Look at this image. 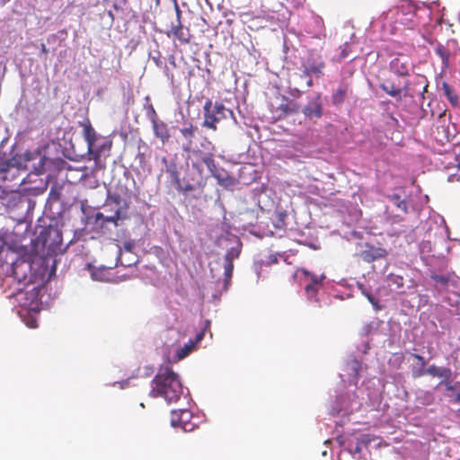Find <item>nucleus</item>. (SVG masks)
<instances>
[{
    "label": "nucleus",
    "mask_w": 460,
    "mask_h": 460,
    "mask_svg": "<svg viewBox=\"0 0 460 460\" xmlns=\"http://www.w3.org/2000/svg\"><path fill=\"white\" fill-rule=\"evenodd\" d=\"M56 272V261H52L49 269L48 261L44 258L35 257L31 261L17 258L15 252L10 247H3L0 250V277L4 285L17 284L30 288V282H48Z\"/></svg>",
    "instance_id": "obj_1"
},
{
    "label": "nucleus",
    "mask_w": 460,
    "mask_h": 460,
    "mask_svg": "<svg viewBox=\"0 0 460 460\" xmlns=\"http://www.w3.org/2000/svg\"><path fill=\"white\" fill-rule=\"evenodd\" d=\"M66 162L63 159L48 158L40 150L27 151L23 155H15L11 158L0 156V180L13 181L22 172H30L27 177L31 174L36 176L46 173L54 169H61Z\"/></svg>",
    "instance_id": "obj_2"
},
{
    "label": "nucleus",
    "mask_w": 460,
    "mask_h": 460,
    "mask_svg": "<svg viewBox=\"0 0 460 460\" xmlns=\"http://www.w3.org/2000/svg\"><path fill=\"white\" fill-rule=\"evenodd\" d=\"M35 237L31 240V247L34 252L39 254L37 258H44L49 264V257L62 250V233L52 226H38L34 231Z\"/></svg>",
    "instance_id": "obj_3"
},
{
    "label": "nucleus",
    "mask_w": 460,
    "mask_h": 460,
    "mask_svg": "<svg viewBox=\"0 0 460 460\" xmlns=\"http://www.w3.org/2000/svg\"><path fill=\"white\" fill-rule=\"evenodd\" d=\"M151 394L163 397L168 403L176 402L183 394L179 376L168 367L160 368L152 381Z\"/></svg>",
    "instance_id": "obj_4"
},
{
    "label": "nucleus",
    "mask_w": 460,
    "mask_h": 460,
    "mask_svg": "<svg viewBox=\"0 0 460 460\" xmlns=\"http://www.w3.org/2000/svg\"><path fill=\"white\" fill-rule=\"evenodd\" d=\"M203 126L213 130L225 128H236L237 120L234 111L220 102H213L208 99L204 104Z\"/></svg>",
    "instance_id": "obj_5"
},
{
    "label": "nucleus",
    "mask_w": 460,
    "mask_h": 460,
    "mask_svg": "<svg viewBox=\"0 0 460 460\" xmlns=\"http://www.w3.org/2000/svg\"><path fill=\"white\" fill-rule=\"evenodd\" d=\"M319 47H310L307 50V57L302 61V73L307 78V86L313 85V78L323 76L325 68V58L318 49Z\"/></svg>",
    "instance_id": "obj_6"
},
{
    "label": "nucleus",
    "mask_w": 460,
    "mask_h": 460,
    "mask_svg": "<svg viewBox=\"0 0 460 460\" xmlns=\"http://www.w3.org/2000/svg\"><path fill=\"white\" fill-rule=\"evenodd\" d=\"M304 31L305 33V40L309 47L314 45L323 49L325 44L326 32L322 17L311 14L305 22Z\"/></svg>",
    "instance_id": "obj_7"
},
{
    "label": "nucleus",
    "mask_w": 460,
    "mask_h": 460,
    "mask_svg": "<svg viewBox=\"0 0 460 460\" xmlns=\"http://www.w3.org/2000/svg\"><path fill=\"white\" fill-rule=\"evenodd\" d=\"M111 141L106 137H99L88 146L89 160L93 162L92 172L97 174L105 168V160L110 155Z\"/></svg>",
    "instance_id": "obj_8"
},
{
    "label": "nucleus",
    "mask_w": 460,
    "mask_h": 460,
    "mask_svg": "<svg viewBox=\"0 0 460 460\" xmlns=\"http://www.w3.org/2000/svg\"><path fill=\"white\" fill-rule=\"evenodd\" d=\"M119 203H105L102 208L103 211L96 213V220H102V223H114L118 226L119 220L128 218L127 203H125V207L123 208H119Z\"/></svg>",
    "instance_id": "obj_9"
},
{
    "label": "nucleus",
    "mask_w": 460,
    "mask_h": 460,
    "mask_svg": "<svg viewBox=\"0 0 460 460\" xmlns=\"http://www.w3.org/2000/svg\"><path fill=\"white\" fill-rule=\"evenodd\" d=\"M301 113L305 119L316 122L323 115V102L320 93L307 97V102L301 107Z\"/></svg>",
    "instance_id": "obj_10"
},
{
    "label": "nucleus",
    "mask_w": 460,
    "mask_h": 460,
    "mask_svg": "<svg viewBox=\"0 0 460 460\" xmlns=\"http://www.w3.org/2000/svg\"><path fill=\"white\" fill-rule=\"evenodd\" d=\"M45 283L30 282V288H25L23 286L16 287L11 296H25L22 305L28 308H33L38 305L40 300V291Z\"/></svg>",
    "instance_id": "obj_11"
},
{
    "label": "nucleus",
    "mask_w": 460,
    "mask_h": 460,
    "mask_svg": "<svg viewBox=\"0 0 460 460\" xmlns=\"http://www.w3.org/2000/svg\"><path fill=\"white\" fill-rule=\"evenodd\" d=\"M272 208L269 211L270 213V219L276 229L286 228L288 219L293 211L289 205L283 207L281 203H272Z\"/></svg>",
    "instance_id": "obj_12"
},
{
    "label": "nucleus",
    "mask_w": 460,
    "mask_h": 460,
    "mask_svg": "<svg viewBox=\"0 0 460 460\" xmlns=\"http://www.w3.org/2000/svg\"><path fill=\"white\" fill-rule=\"evenodd\" d=\"M192 413L186 409L173 410L171 412V425L184 431H191L194 424L191 422Z\"/></svg>",
    "instance_id": "obj_13"
},
{
    "label": "nucleus",
    "mask_w": 460,
    "mask_h": 460,
    "mask_svg": "<svg viewBox=\"0 0 460 460\" xmlns=\"http://www.w3.org/2000/svg\"><path fill=\"white\" fill-rule=\"evenodd\" d=\"M361 250L357 252V256L365 262H373L376 260L384 259L388 252L385 248L376 247L368 243L360 245Z\"/></svg>",
    "instance_id": "obj_14"
},
{
    "label": "nucleus",
    "mask_w": 460,
    "mask_h": 460,
    "mask_svg": "<svg viewBox=\"0 0 460 460\" xmlns=\"http://www.w3.org/2000/svg\"><path fill=\"white\" fill-rule=\"evenodd\" d=\"M411 67V62L407 57L401 56L392 59L390 62L391 72L402 77L410 75Z\"/></svg>",
    "instance_id": "obj_15"
},
{
    "label": "nucleus",
    "mask_w": 460,
    "mask_h": 460,
    "mask_svg": "<svg viewBox=\"0 0 460 460\" xmlns=\"http://www.w3.org/2000/svg\"><path fill=\"white\" fill-rule=\"evenodd\" d=\"M150 109H151V112H152L151 119H152V123H153L154 133L156 137L160 138L163 141V143H164L170 137L167 124H165L162 120L157 119L155 118L156 114H155L154 108L151 106Z\"/></svg>",
    "instance_id": "obj_16"
},
{
    "label": "nucleus",
    "mask_w": 460,
    "mask_h": 460,
    "mask_svg": "<svg viewBox=\"0 0 460 460\" xmlns=\"http://www.w3.org/2000/svg\"><path fill=\"white\" fill-rule=\"evenodd\" d=\"M301 272L310 280L305 287V291L308 297H314L318 292V287L322 285L323 277H318L314 274H311L306 270H301Z\"/></svg>",
    "instance_id": "obj_17"
},
{
    "label": "nucleus",
    "mask_w": 460,
    "mask_h": 460,
    "mask_svg": "<svg viewBox=\"0 0 460 460\" xmlns=\"http://www.w3.org/2000/svg\"><path fill=\"white\" fill-rule=\"evenodd\" d=\"M212 177H214L217 180L218 185L222 186L226 190L232 188L236 182L234 178L231 176L226 170L223 168H220L218 171H216V173Z\"/></svg>",
    "instance_id": "obj_18"
},
{
    "label": "nucleus",
    "mask_w": 460,
    "mask_h": 460,
    "mask_svg": "<svg viewBox=\"0 0 460 460\" xmlns=\"http://www.w3.org/2000/svg\"><path fill=\"white\" fill-rule=\"evenodd\" d=\"M137 143V153L135 156L132 166L137 171H144L146 164V158L145 152L142 149L146 150L147 146L141 139H139Z\"/></svg>",
    "instance_id": "obj_19"
},
{
    "label": "nucleus",
    "mask_w": 460,
    "mask_h": 460,
    "mask_svg": "<svg viewBox=\"0 0 460 460\" xmlns=\"http://www.w3.org/2000/svg\"><path fill=\"white\" fill-rule=\"evenodd\" d=\"M425 372L432 377L443 378L445 380H450L452 376V371L449 367H438L434 364L427 367Z\"/></svg>",
    "instance_id": "obj_20"
},
{
    "label": "nucleus",
    "mask_w": 460,
    "mask_h": 460,
    "mask_svg": "<svg viewBox=\"0 0 460 460\" xmlns=\"http://www.w3.org/2000/svg\"><path fill=\"white\" fill-rule=\"evenodd\" d=\"M435 53L441 59V68L442 71L447 70L450 66V56L451 53L449 50L441 43H438L434 49Z\"/></svg>",
    "instance_id": "obj_21"
},
{
    "label": "nucleus",
    "mask_w": 460,
    "mask_h": 460,
    "mask_svg": "<svg viewBox=\"0 0 460 460\" xmlns=\"http://www.w3.org/2000/svg\"><path fill=\"white\" fill-rule=\"evenodd\" d=\"M205 163H203V155L196 161H192L190 170L193 173L197 174L196 183L199 184L204 178L208 177V173H205Z\"/></svg>",
    "instance_id": "obj_22"
},
{
    "label": "nucleus",
    "mask_w": 460,
    "mask_h": 460,
    "mask_svg": "<svg viewBox=\"0 0 460 460\" xmlns=\"http://www.w3.org/2000/svg\"><path fill=\"white\" fill-rule=\"evenodd\" d=\"M172 33L181 42V43H189L190 35L188 28H184L181 21H179V23L176 25H172Z\"/></svg>",
    "instance_id": "obj_23"
},
{
    "label": "nucleus",
    "mask_w": 460,
    "mask_h": 460,
    "mask_svg": "<svg viewBox=\"0 0 460 460\" xmlns=\"http://www.w3.org/2000/svg\"><path fill=\"white\" fill-rule=\"evenodd\" d=\"M379 87L388 95L394 98L397 102H401L402 100V93L403 89H397L393 83H382L379 84Z\"/></svg>",
    "instance_id": "obj_24"
},
{
    "label": "nucleus",
    "mask_w": 460,
    "mask_h": 460,
    "mask_svg": "<svg viewBox=\"0 0 460 460\" xmlns=\"http://www.w3.org/2000/svg\"><path fill=\"white\" fill-rule=\"evenodd\" d=\"M83 184L85 187H88L90 189H94V188H100L101 187L102 191L106 195V200L105 201H108V199L111 198L110 197V191L106 188V185L105 184L101 185L99 183V181L96 179V175L85 177V179L83 181Z\"/></svg>",
    "instance_id": "obj_25"
},
{
    "label": "nucleus",
    "mask_w": 460,
    "mask_h": 460,
    "mask_svg": "<svg viewBox=\"0 0 460 460\" xmlns=\"http://www.w3.org/2000/svg\"><path fill=\"white\" fill-rule=\"evenodd\" d=\"M408 203H392V206L386 208V211L396 218H402L403 215L407 214Z\"/></svg>",
    "instance_id": "obj_26"
},
{
    "label": "nucleus",
    "mask_w": 460,
    "mask_h": 460,
    "mask_svg": "<svg viewBox=\"0 0 460 460\" xmlns=\"http://www.w3.org/2000/svg\"><path fill=\"white\" fill-rule=\"evenodd\" d=\"M203 163H205L204 165L207 169L208 177L213 176L216 173V171H218L221 168L216 164L211 154H203Z\"/></svg>",
    "instance_id": "obj_27"
},
{
    "label": "nucleus",
    "mask_w": 460,
    "mask_h": 460,
    "mask_svg": "<svg viewBox=\"0 0 460 460\" xmlns=\"http://www.w3.org/2000/svg\"><path fill=\"white\" fill-rule=\"evenodd\" d=\"M100 136L96 133L92 124L88 121L84 125V137L87 143V146L93 143Z\"/></svg>",
    "instance_id": "obj_28"
},
{
    "label": "nucleus",
    "mask_w": 460,
    "mask_h": 460,
    "mask_svg": "<svg viewBox=\"0 0 460 460\" xmlns=\"http://www.w3.org/2000/svg\"><path fill=\"white\" fill-rule=\"evenodd\" d=\"M347 95V89L344 86L339 87L335 90L332 96V102L334 106H340L345 101Z\"/></svg>",
    "instance_id": "obj_29"
},
{
    "label": "nucleus",
    "mask_w": 460,
    "mask_h": 460,
    "mask_svg": "<svg viewBox=\"0 0 460 460\" xmlns=\"http://www.w3.org/2000/svg\"><path fill=\"white\" fill-rule=\"evenodd\" d=\"M442 89L444 92L445 96L447 98V100L453 104L457 105L458 104V96L455 93L452 86H450L447 83H443Z\"/></svg>",
    "instance_id": "obj_30"
},
{
    "label": "nucleus",
    "mask_w": 460,
    "mask_h": 460,
    "mask_svg": "<svg viewBox=\"0 0 460 460\" xmlns=\"http://www.w3.org/2000/svg\"><path fill=\"white\" fill-rule=\"evenodd\" d=\"M195 346V342L190 341L186 343L183 347L180 348L176 352V358L178 360L183 359L187 357L193 349Z\"/></svg>",
    "instance_id": "obj_31"
},
{
    "label": "nucleus",
    "mask_w": 460,
    "mask_h": 460,
    "mask_svg": "<svg viewBox=\"0 0 460 460\" xmlns=\"http://www.w3.org/2000/svg\"><path fill=\"white\" fill-rule=\"evenodd\" d=\"M21 203H7L6 204V209L10 214V217L17 221H22L24 218V216L22 214L21 215H13V213L18 208L19 205Z\"/></svg>",
    "instance_id": "obj_32"
},
{
    "label": "nucleus",
    "mask_w": 460,
    "mask_h": 460,
    "mask_svg": "<svg viewBox=\"0 0 460 460\" xmlns=\"http://www.w3.org/2000/svg\"><path fill=\"white\" fill-rule=\"evenodd\" d=\"M197 130V128H194L191 124L189 127H184L180 129L182 136L188 139L190 142L191 139L195 137V131Z\"/></svg>",
    "instance_id": "obj_33"
},
{
    "label": "nucleus",
    "mask_w": 460,
    "mask_h": 460,
    "mask_svg": "<svg viewBox=\"0 0 460 460\" xmlns=\"http://www.w3.org/2000/svg\"><path fill=\"white\" fill-rule=\"evenodd\" d=\"M241 252L240 247H233L229 251H227L226 254L225 255V261H233L234 260L238 258Z\"/></svg>",
    "instance_id": "obj_34"
},
{
    "label": "nucleus",
    "mask_w": 460,
    "mask_h": 460,
    "mask_svg": "<svg viewBox=\"0 0 460 460\" xmlns=\"http://www.w3.org/2000/svg\"><path fill=\"white\" fill-rule=\"evenodd\" d=\"M224 275L226 278V281H229L232 278L233 270H234V262L233 261H225L224 265Z\"/></svg>",
    "instance_id": "obj_35"
},
{
    "label": "nucleus",
    "mask_w": 460,
    "mask_h": 460,
    "mask_svg": "<svg viewBox=\"0 0 460 460\" xmlns=\"http://www.w3.org/2000/svg\"><path fill=\"white\" fill-rule=\"evenodd\" d=\"M60 190L61 187H58L57 184H54L50 189L49 198L46 201H50V199H58L60 198Z\"/></svg>",
    "instance_id": "obj_36"
},
{
    "label": "nucleus",
    "mask_w": 460,
    "mask_h": 460,
    "mask_svg": "<svg viewBox=\"0 0 460 460\" xmlns=\"http://www.w3.org/2000/svg\"><path fill=\"white\" fill-rule=\"evenodd\" d=\"M431 279L438 284L447 286L449 282L450 277L448 275L432 274Z\"/></svg>",
    "instance_id": "obj_37"
},
{
    "label": "nucleus",
    "mask_w": 460,
    "mask_h": 460,
    "mask_svg": "<svg viewBox=\"0 0 460 460\" xmlns=\"http://www.w3.org/2000/svg\"><path fill=\"white\" fill-rule=\"evenodd\" d=\"M427 369L426 367H412L411 369V376L414 379L420 378L425 375H427V372H425Z\"/></svg>",
    "instance_id": "obj_38"
},
{
    "label": "nucleus",
    "mask_w": 460,
    "mask_h": 460,
    "mask_svg": "<svg viewBox=\"0 0 460 460\" xmlns=\"http://www.w3.org/2000/svg\"><path fill=\"white\" fill-rule=\"evenodd\" d=\"M166 171L168 172H170L171 174V178L179 182V176H178V172L176 171V165L174 163H171L170 164H166Z\"/></svg>",
    "instance_id": "obj_39"
},
{
    "label": "nucleus",
    "mask_w": 460,
    "mask_h": 460,
    "mask_svg": "<svg viewBox=\"0 0 460 460\" xmlns=\"http://www.w3.org/2000/svg\"><path fill=\"white\" fill-rule=\"evenodd\" d=\"M46 189H47V184H44L41 187H40V186L31 187L28 190H29V194L37 196L39 194L43 193L46 190Z\"/></svg>",
    "instance_id": "obj_40"
},
{
    "label": "nucleus",
    "mask_w": 460,
    "mask_h": 460,
    "mask_svg": "<svg viewBox=\"0 0 460 460\" xmlns=\"http://www.w3.org/2000/svg\"><path fill=\"white\" fill-rule=\"evenodd\" d=\"M367 298L375 310L379 311L382 309V305H380L379 301L373 295H367Z\"/></svg>",
    "instance_id": "obj_41"
},
{
    "label": "nucleus",
    "mask_w": 460,
    "mask_h": 460,
    "mask_svg": "<svg viewBox=\"0 0 460 460\" xmlns=\"http://www.w3.org/2000/svg\"><path fill=\"white\" fill-rule=\"evenodd\" d=\"M127 4V0H116L112 4V7L116 11H123L124 6Z\"/></svg>",
    "instance_id": "obj_42"
},
{
    "label": "nucleus",
    "mask_w": 460,
    "mask_h": 460,
    "mask_svg": "<svg viewBox=\"0 0 460 460\" xmlns=\"http://www.w3.org/2000/svg\"><path fill=\"white\" fill-rule=\"evenodd\" d=\"M280 111H283L284 114L288 115V114H294V113H297V110H288L289 109V104H280L279 108Z\"/></svg>",
    "instance_id": "obj_43"
},
{
    "label": "nucleus",
    "mask_w": 460,
    "mask_h": 460,
    "mask_svg": "<svg viewBox=\"0 0 460 460\" xmlns=\"http://www.w3.org/2000/svg\"><path fill=\"white\" fill-rule=\"evenodd\" d=\"M349 43H345L342 47V49H341V58H346L349 57Z\"/></svg>",
    "instance_id": "obj_44"
},
{
    "label": "nucleus",
    "mask_w": 460,
    "mask_h": 460,
    "mask_svg": "<svg viewBox=\"0 0 460 460\" xmlns=\"http://www.w3.org/2000/svg\"><path fill=\"white\" fill-rule=\"evenodd\" d=\"M6 73V65L3 59L0 58V81H3Z\"/></svg>",
    "instance_id": "obj_45"
},
{
    "label": "nucleus",
    "mask_w": 460,
    "mask_h": 460,
    "mask_svg": "<svg viewBox=\"0 0 460 460\" xmlns=\"http://www.w3.org/2000/svg\"><path fill=\"white\" fill-rule=\"evenodd\" d=\"M411 356V358H413L417 359V360L420 362V367H421V366H422V367H426L427 362H426V360H425L424 357H422V356H421V355H420V354H415V353H412Z\"/></svg>",
    "instance_id": "obj_46"
},
{
    "label": "nucleus",
    "mask_w": 460,
    "mask_h": 460,
    "mask_svg": "<svg viewBox=\"0 0 460 460\" xmlns=\"http://www.w3.org/2000/svg\"><path fill=\"white\" fill-rule=\"evenodd\" d=\"M460 181V167L457 169L456 173L450 174L448 176V181Z\"/></svg>",
    "instance_id": "obj_47"
},
{
    "label": "nucleus",
    "mask_w": 460,
    "mask_h": 460,
    "mask_svg": "<svg viewBox=\"0 0 460 460\" xmlns=\"http://www.w3.org/2000/svg\"><path fill=\"white\" fill-rule=\"evenodd\" d=\"M173 7H174L175 14H176V21H177V23H179V21H181V11L180 9L178 2H175V4H173Z\"/></svg>",
    "instance_id": "obj_48"
},
{
    "label": "nucleus",
    "mask_w": 460,
    "mask_h": 460,
    "mask_svg": "<svg viewBox=\"0 0 460 460\" xmlns=\"http://www.w3.org/2000/svg\"><path fill=\"white\" fill-rule=\"evenodd\" d=\"M447 382L445 383V386H446V390L447 391H454L455 387L454 385L451 384L450 380H446Z\"/></svg>",
    "instance_id": "obj_49"
},
{
    "label": "nucleus",
    "mask_w": 460,
    "mask_h": 460,
    "mask_svg": "<svg viewBox=\"0 0 460 460\" xmlns=\"http://www.w3.org/2000/svg\"><path fill=\"white\" fill-rule=\"evenodd\" d=\"M107 15L109 16V18L111 19V22H110V26H111L114 22V20H115V16L112 13V11H108L107 12Z\"/></svg>",
    "instance_id": "obj_50"
},
{
    "label": "nucleus",
    "mask_w": 460,
    "mask_h": 460,
    "mask_svg": "<svg viewBox=\"0 0 460 460\" xmlns=\"http://www.w3.org/2000/svg\"><path fill=\"white\" fill-rule=\"evenodd\" d=\"M361 293L367 297V295H372L369 291H367L363 285H358Z\"/></svg>",
    "instance_id": "obj_51"
},
{
    "label": "nucleus",
    "mask_w": 460,
    "mask_h": 460,
    "mask_svg": "<svg viewBox=\"0 0 460 460\" xmlns=\"http://www.w3.org/2000/svg\"><path fill=\"white\" fill-rule=\"evenodd\" d=\"M288 110H297V112H301V108L298 106L297 103H292L291 105H289Z\"/></svg>",
    "instance_id": "obj_52"
},
{
    "label": "nucleus",
    "mask_w": 460,
    "mask_h": 460,
    "mask_svg": "<svg viewBox=\"0 0 460 460\" xmlns=\"http://www.w3.org/2000/svg\"><path fill=\"white\" fill-rule=\"evenodd\" d=\"M203 336H204V332H203L198 333L197 336H196L195 343L200 341L203 339Z\"/></svg>",
    "instance_id": "obj_53"
},
{
    "label": "nucleus",
    "mask_w": 460,
    "mask_h": 460,
    "mask_svg": "<svg viewBox=\"0 0 460 460\" xmlns=\"http://www.w3.org/2000/svg\"><path fill=\"white\" fill-rule=\"evenodd\" d=\"M40 51H41V53H44V54H47L49 52V49H47L45 44L40 45Z\"/></svg>",
    "instance_id": "obj_54"
},
{
    "label": "nucleus",
    "mask_w": 460,
    "mask_h": 460,
    "mask_svg": "<svg viewBox=\"0 0 460 460\" xmlns=\"http://www.w3.org/2000/svg\"><path fill=\"white\" fill-rule=\"evenodd\" d=\"M27 325L31 328H36L37 327V323H36V321L35 320H31V323H27Z\"/></svg>",
    "instance_id": "obj_55"
},
{
    "label": "nucleus",
    "mask_w": 460,
    "mask_h": 460,
    "mask_svg": "<svg viewBox=\"0 0 460 460\" xmlns=\"http://www.w3.org/2000/svg\"><path fill=\"white\" fill-rule=\"evenodd\" d=\"M454 402H460V392L455 396Z\"/></svg>",
    "instance_id": "obj_56"
},
{
    "label": "nucleus",
    "mask_w": 460,
    "mask_h": 460,
    "mask_svg": "<svg viewBox=\"0 0 460 460\" xmlns=\"http://www.w3.org/2000/svg\"><path fill=\"white\" fill-rule=\"evenodd\" d=\"M408 87H409V83L407 82V83L404 84V86L401 88V89H403L402 93H403V92H404V93H406V92H407V90H408Z\"/></svg>",
    "instance_id": "obj_57"
},
{
    "label": "nucleus",
    "mask_w": 460,
    "mask_h": 460,
    "mask_svg": "<svg viewBox=\"0 0 460 460\" xmlns=\"http://www.w3.org/2000/svg\"><path fill=\"white\" fill-rule=\"evenodd\" d=\"M192 189H193V184H190V183L186 184V186H185V190H192Z\"/></svg>",
    "instance_id": "obj_58"
},
{
    "label": "nucleus",
    "mask_w": 460,
    "mask_h": 460,
    "mask_svg": "<svg viewBox=\"0 0 460 460\" xmlns=\"http://www.w3.org/2000/svg\"><path fill=\"white\" fill-rule=\"evenodd\" d=\"M360 450H361L360 446H359V445H357V446H356V447H355V450H354V451H355V453H359V452H360Z\"/></svg>",
    "instance_id": "obj_59"
},
{
    "label": "nucleus",
    "mask_w": 460,
    "mask_h": 460,
    "mask_svg": "<svg viewBox=\"0 0 460 460\" xmlns=\"http://www.w3.org/2000/svg\"><path fill=\"white\" fill-rule=\"evenodd\" d=\"M111 201L117 202V201H120V200L118 198H114Z\"/></svg>",
    "instance_id": "obj_60"
},
{
    "label": "nucleus",
    "mask_w": 460,
    "mask_h": 460,
    "mask_svg": "<svg viewBox=\"0 0 460 460\" xmlns=\"http://www.w3.org/2000/svg\"><path fill=\"white\" fill-rule=\"evenodd\" d=\"M271 261H272L273 262H277V258L274 256V258H271Z\"/></svg>",
    "instance_id": "obj_61"
},
{
    "label": "nucleus",
    "mask_w": 460,
    "mask_h": 460,
    "mask_svg": "<svg viewBox=\"0 0 460 460\" xmlns=\"http://www.w3.org/2000/svg\"><path fill=\"white\" fill-rule=\"evenodd\" d=\"M155 4H156V5H159V4H160V1H161V0H155Z\"/></svg>",
    "instance_id": "obj_62"
},
{
    "label": "nucleus",
    "mask_w": 460,
    "mask_h": 460,
    "mask_svg": "<svg viewBox=\"0 0 460 460\" xmlns=\"http://www.w3.org/2000/svg\"><path fill=\"white\" fill-rule=\"evenodd\" d=\"M25 180H26V178L24 177V178L22 180V184L25 182Z\"/></svg>",
    "instance_id": "obj_63"
},
{
    "label": "nucleus",
    "mask_w": 460,
    "mask_h": 460,
    "mask_svg": "<svg viewBox=\"0 0 460 460\" xmlns=\"http://www.w3.org/2000/svg\"><path fill=\"white\" fill-rule=\"evenodd\" d=\"M8 201L9 202L14 201V199H10Z\"/></svg>",
    "instance_id": "obj_64"
}]
</instances>
